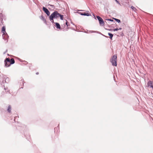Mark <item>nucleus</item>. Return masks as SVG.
Returning <instances> with one entry per match:
<instances>
[{"label": "nucleus", "instance_id": "nucleus-1", "mask_svg": "<svg viewBox=\"0 0 153 153\" xmlns=\"http://www.w3.org/2000/svg\"><path fill=\"white\" fill-rule=\"evenodd\" d=\"M0 84L3 86H4L5 84L7 83L9 81V79L5 75H0Z\"/></svg>", "mask_w": 153, "mask_h": 153}, {"label": "nucleus", "instance_id": "nucleus-2", "mask_svg": "<svg viewBox=\"0 0 153 153\" xmlns=\"http://www.w3.org/2000/svg\"><path fill=\"white\" fill-rule=\"evenodd\" d=\"M59 15V13L57 11H54L49 17L50 21L52 23H54V19H58Z\"/></svg>", "mask_w": 153, "mask_h": 153}, {"label": "nucleus", "instance_id": "nucleus-3", "mask_svg": "<svg viewBox=\"0 0 153 153\" xmlns=\"http://www.w3.org/2000/svg\"><path fill=\"white\" fill-rule=\"evenodd\" d=\"M117 56L116 55H114L111 59V62L112 65L116 66L117 65Z\"/></svg>", "mask_w": 153, "mask_h": 153}, {"label": "nucleus", "instance_id": "nucleus-4", "mask_svg": "<svg viewBox=\"0 0 153 153\" xmlns=\"http://www.w3.org/2000/svg\"><path fill=\"white\" fill-rule=\"evenodd\" d=\"M9 58H6L4 60L5 66L6 67H8L10 66V64L9 63Z\"/></svg>", "mask_w": 153, "mask_h": 153}, {"label": "nucleus", "instance_id": "nucleus-5", "mask_svg": "<svg viewBox=\"0 0 153 153\" xmlns=\"http://www.w3.org/2000/svg\"><path fill=\"white\" fill-rule=\"evenodd\" d=\"M96 17L98 20L99 23L100 25H104V22L102 19L99 16H97Z\"/></svg>", "mask_w": 153, "mask_h": 153}, {"label": "nucleus", "instance_id": "nucleus-6", "mask_svg": "<svg viewBox=\"0 0 153 153\" xmlns=\"http://www.w3.org/2000/svg\"><path fill=\"white\" fill-rule=\"evenodd\" d=\"M42 9L44 12L46 14L47 16H49L50 15V12L45 7H43Z\"/></svg>", "mask_w": 153, "mask_h": 153}, {"label": "nucleus", "instance_id": "nucleus-7", "mask_svg": "<svg viewBox=\"0 0 153 153\" xmlns=\"http://www.w3.org/2000/svg\"><path fill=\"white\" fill-rule=\"evenodd\" d=\"M2 37L3 39L5 40L6 41V42L8 41L9 38V36L7 33L3 34Z\"/></svg>", "mask_w": 153, "mask_h": 153}, {"label": "nucleus", "instance_id": "nucleus-8", "mask_svg": "<svg viewBox=\"0 0 153 153\" xmlns=\"http://www.w3.org/2000/svg\"><path fill=\"white\" fill-rule=\"evenodd\" d=\"M148 87L152 88L153 90V82L151 80L149 81L147 83Z\"/></svg>", "mask_w": 153, "mask_h": 153}, {"label": "nucleus", "instance_id": "nucleus-9", "mask_svg": "<svg viewBox=\"0 0 153 153\" xmlns=\"http://www.w3.org/2000/svg\"><path fill=\"white\" fill-rule=\"evenodd\" d=\"M40 19L42 20L44 23H45L46 24H47V21L45 19V17L42 15L40 17Z\"/></svg>", "mask_w": 153, "mask_h": 153}, {"label": "nucleus", "instance_id": "nucleus-10", "mask_svg": "<svg viewBox=\"0 0 153 153\" xmlns=\"http://www.w3.org/2000/svg\"><path fill=\"white\" fill-rule=\"evenodd\" d=\"M79 13L82 16H89L91 15V14H89L88 13L80 12Z\"/></svg>", "mask_w": 153, "mask_h": 153}, {"label": "nucleus", "instance_id": "nucleus-11", "mask_svg": "<svg viewBox=\"0 0 153 153\" xmlns=\"http://www.w3.org/2000/svg\"><path fill=\"white\" fill-rule=\"evenodd\" d=\"M9 63L10 65L13 64L15 63V60L14 59L12 58L10 59H9Z\"/></svg>", "mask_w": 153, "mask_h": 153}, {"label": "nucleus", "instance_id": "nucleus-12", "mask_svg": "<svg viewBox=\"0 0 153 153\" xmlns=\"http://www.w3.org/2000/svg\"><path fill=\"white\" fill-rule=\"evenodd\" d=\"M56 25V26L57 29H60L61 27L59 24L57 22H55L54 23Z\"/></svg>", "mask_w": 153, "mask_h": 153}, {"label": "nucleus", "instance_id": "nucleus-13", "mask_svg": "<svg viewBox=\"0 0 153 153\" xmlns=\"http://www.w3.org/2000/svg\"><path fill=\"white\" fill-rule=\"evenodd\" d=\"M5 27L4 26H3L1 29V32L3 33V34L6 33L5 31Z\"/></svg>", "mask_w": 153, "mask_h": 153}, {"label": "nucleus", "instance_id": "nucleus-14", "mask_svg": "<svg viewBox=\"0 0 153 153\" xmlns=\"http://www.w3.org/2000/svg\"><path fill=\"white\" fill-rule=\"evenodd\" d=\"M11 108L10 105H9L7 108V111L9 113H10L11 111Z\"/></svg>", "mask_w": 153, "mask_h": 153}, {"label": "nucleus", "instance_id": "nucleus-15", "mask_svg": "<svg viewBox=\"0 0 153 153\" xmlns=\"http://www.w3.org/2000/svg\"><path fill=\"white\" fill-rule=\"evenodd\" d=\"M89 33H100L99 32L97 31H93V30H90L89 31Z\"/></svg>", "mask_w": 153, "mask_h": 153}, {"label": "nucleus", "instance_id": "nucleus-16", "mask_svg": "<svg viewBox=\"0 0 153 153\" xmlns=\"http://www.w3.org/2000/svg\"><path fill=\"white\" fill-rule=\"evenodd\" d=\"M108 35L110 36V39H112V38L113 36V34H112V33H108Z\"/></svg>", "mask_w": 153, "mask_h": 153}, {"label": "nucleus", "instance_id": "nucleus-17", "mask_svg": "<svg viewBox=\"0 0 153 153\" xmlns=\"http://www.w3.org/2000/svg\"><path fill=\"white\" fill-rule=\"evenodd\" d=\"M63 15H61L59 13V18L60 17L61 20H63Z\"/></svg>", "mask_w": 153, "mask_h": 153}, {"label": "nucleus", "instance_id": "nucleus-18", "mask_svg": "<svg viewBox=\"0 0 153 153\" xmlns=\"http://www.w3.org/2000/svg\"><path fill=\"white\" fill-rule=\"evenodd\" d=\"M0 18L2 21L3 18V16L2 13H0Z\"/></svg>", "mask_w": 153, "mask_h": 153}, {"label": "nucleus", "instance_id": "nucleus-19", "mask_svg": "<svg viewBox=\"0 0 153 153\" xmlns=\"http://www.w3.org/2000/svg\"><path fill=\"white\" fill-rule=\"evenodd\" d=\"M114 20H115L117 22H118V23H120L121 22L120 20L116 18H114Z\"/></svg>", "mask_w": 153, "mask_h": 153}, {"label": "nucleus", "instance_id": "nucleus-20", "mask_svg": "<svg viewBox=\"0 0 153 153\" xmlns=\"http://www.w3.org/2000/svg\"><path fill=\"white\" fill-rule=\"evenodd\" d=\"M48 6H50V7H51V8H52V9H54V6L53 5H51V4H48Z\"/></svg>", "mask_w": 153, "mask_h": 153}, {"label": "nucleus", "instance_id": "nucleus-21", "mask_svg": "<svg viewBox=\"0 0 153 153\" xmlns=\"http://www.w3.org/2000/svg\"><path fill=\"white\" fill-rule=\"evenodd\" d=\"M131 9L134 11H135L136 10V8L133 6H131Z\"/></svg>", "mask_w": 153, "mask_h": 153}, {"label": "nucleus", "instance_id": "nucleus-22", "mask_svg": "<svg viewBox=\"0 0 153 153\" xmlns=\"http://www.w3.org/2000/svg\"><path fill=\"white\" fill-rule=\"evenodd\" d=\"M106 20L107 21H108L111 22H113L114 20L113 19H106Z\"/></svg>", "mask_w": 153, "mask_h": 153}, {"label": "nucleus", "instance_id": "nucleus-23", "mask_svg": "<svg viewBox=\"0 0 153 153\" xmlns=\"http://www.w3.org/2000/svg\"><path fill=\"white\" fill-rule=\"evenodd\" d=\"M118 30V29L117 28L113 29V30L114 31H117Z\"/></svg>", "mask_w": 153, "mask_h": 153}, {"label": "nucleus", "instance_id": "nucleus-24", "mask_svg": "<svg viewBox=\"0 0 153 153\" xmlns=\"http://www.w3.org/2000/svg\"><path fill=\"white\" fill-rule=\"evenodd\" d=\"M66 22L65 23L66 25L67 26V27H68L69 25H68V22L67 20H66Z\"/></svg>", "mask_w": 153, "mask_h": 153}, {"label": "nucleus", "instance_id": "nucleus-25", "mask_svg": "<svg viewBox=\"0 0 153 153\" xmlns=\"http://www.w3.org/2000/svg\"><path fill=\"white\" fill-rule=\"evenodd\" d=\"M115 1H116L117 2V3H118V4H120V3L119 2V1H117V0H115Z\"/></svg>", "mask_w": 153, "mask_h": 153}, {"label": "nucleus", "instance_id": "nucleus-26", "mask_svg": "<svg viewBox=\"0 0 153 153\" xmlns=\"http://www.w3.org/2000/svg\"><path fill=\"white\" fill-rule=\"evenodd\" d=\"M108 30L111 31H113V29H108Z\"/></svg>", "mask_w": 153, "mask_h": 153}, {"label": "nucleus", "instance_id": "nucleus-27", "mask_svg": "<svg viewBox=\"0 0 153 153\" xmlns=\"http://www.w3.org/2000/svg\"><path fill=\"white\" fill-rule=\"evenodd\" d=\"M20 61L21 62H26L27 63V62H26V61H22V60L21 59H20Z\"/></svg>", "mask_w": 153, "mask_h": 153}, {"label": "nucleus", "instance_id": "nucleus-28", "mask_svg": "<svg viewBox=\"0 0 153 153\" xmlns=\"http://www.w3.org/2000/svg\"><path fill=\"white\" fill-rule=\"evenodd\" d=\"M118 30H121L122 29V28H118Z\"/></svg>", "mask_w": 153, "mask_h": 153}, {"label": "nucleus", "instance_id": "nucleus-29", "mask_svg": "<svg viewBox=\"0 0 153 153\" xmlns=\"http://www.w3.org/2000/svg\"><path fill=\"white\" fill-rule=\"evenodd\" d=\"M4 90L6 91L7 89V88H4Z\"/></svg>", "mask_w": 153, "mask_h": 153}, {"label": "nucleus", "instance_id": "nucleus-30", "mask_svg": "<svg viewBox=\"0 0 153 153\" xmlns=\"http://www.w3.org/2000/svg\"><path fill=\"white\" fill-rule=\"evenodd\" d=\"M15 119H16V118H15V117L14 118V121L15 122L16 121H15Z\"/></svg>", "mask_w": 153, "mask_h": 153}, {"label": "nucleus", "instance_id": "nucleus-31", "mask_svg": "<svg viewBox=\"0 0 153 153\" xmlns=\"http://www.w3.org/2000/svg\"><path fill=\"white\" fill-rule=\"evenodd\" d=\"M123 33L121 34V36H123Z\"/></svg>", "mask_w": 153, "mask_h": 153}, {"label": "nucleus", "instance_id": "nucleus-32", "mask_svg": "<svg viewBox=\"0 0 153 153\" xmlns=\"http://www.w3.org/2000/svg\"><path fill=\"white\" fill-rule=\"evenodd\" d=\"M39 74V73H38V72H37V73H36V74Z\"/></svg>", "mask_w": 153, "mask_h": 153}, {"label": "nucleus", "instance_id": "nucleus-33", "mask_svg": "<svg viewBox=\"0 0 153 153\" xmlns=\"http://www.w3.org/2000/svg\"><path fill=\"white\" fill-rule=\"evenodd\" d=\"M103 36H104L105 37H107L106 36H105V35H103Z\"/></svg>", "mask_w": 153, "mask_h": 153}]
</instances>
